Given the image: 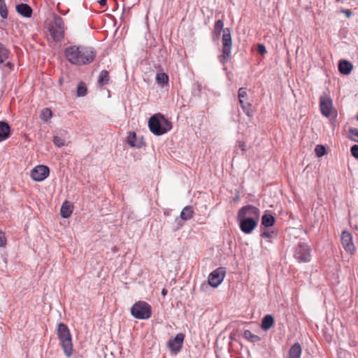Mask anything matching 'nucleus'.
Segmentation results:
<instances>
[{"label":"nucleus","instance_id":"nucleus-1","mask_svg":"<svg viewBox=\"0 0 358 358\" xmlns=\"http://www.w3.org/2000/svg\"><path fill=\"white\" fill-rule=\"evenodd\" d=\"M64 55L71 64L82 66L92 63L96 52L92 47L71 45L65 49Z\"/></svg>","mask_w":358,"mask_h":358},{"label":"nucleus","instance_id":"nucleus-2","mask_svg":"<svg viewBox=\"0 0 358 358\" xmlns=\"http://www.w3.org/2000/svg\"><path fill=\"white\" fill-rule=\"evenodd\" d=\"M222 31H223L222 54L218 57V59L220 63L224 64L230 59L231 56L232 40L230 29L228 28L224 29L223 21L218 20L215 23L214 32L220 35Z\"/></svg>","mask_w":358,"mask_h":358},{"label":"nucleus","instance_id":"nucleus-3","mask_svg":"<svg viewBox=\"0 0 358 358\" xmlns=\"http://www.w3.org/2000/svg\"><path fill=\"white\" fill-rule=\"evenodd\" d=\"M148 127L153 134L161 136L170 131L172 128V124L163 115L157 114L150 117Z\"/></svg>","mask_w":358,"mask_h":358},{"label":"nucleus","instance_id":"nucleus-4","mask_svg":"<svg viewBox=\"0 0 358 358\" xmlns=\"http://www.w3.org/2000/svg\"><path fill=\"white\" fill-rule=\"evenodd\" d=\"M57 335L64 355L69 358L73 352V343L68 327L63 323H59L57 327Z\"/></svg>","mask_w":358,"mask_h":358},{"label":"nucleus","instance_id":"nucleus-5","mask_svg":"<svg viewBox=\"0 0 358 358\" xmlns=\"http://www.w3.org/2000/svg\"><path fill=\"white\" fill-rule=\"evenodd\" d=\"M48 31L55 42H59L64 37V23L63 19L57 15H55L52 21L48 25Z\"/></svg>","mask_w":358,"mask_h":358},{"label":"nucleus","instance_id":"nucleus-6","mask_svg":"<svg viewBox=\"0 0 358 358\" xmlns=\"http://www.w3.org/2000/svg\"><path fill=\"white\" fill-rule=\"evenodd\" d=\"M151 306L145 301L135 303L131 308V315L138 320H148L151 317Z\"/></svg>","mask_w":358,"mask_h":358},{"label":"nucleus","instance_id":"nucleus-7","mask_svg":"<svg viewBox=\"0 0 358 358\" xmlns=\"http://www.w3.org/2000/svg\"><path fill=\"white\" fill-rule=\"evenodd\" d=\"M294 257L299 262H310L311 255L309 246L306 243H299L296 247Z\"/></svg>","mask_w":358,"mask_h":358},{"label":"nucleus","instance_id":"nucleus-8","mask_svg":"<svg viewBox=\"0 0 358 358\" xmlns=\"http://www.w3.org/2000/svg\"><path fill=\"white\" fill-rule=\"evenodd\" d=\"M226 274L225 268L220 267L214 270L208 276V283L213 287H217L223 281Z\"/></svg>","mask_w":358,"mask_h":358},{"label":"nucleus","instance_id":"nucleus-9","mask_svg":"<svg viewBox=\"0 0 358 358\" xmlns=\"http://www.w3.org/2000/svg\"><path fill=\"white\" fill-rule=\"evenodd\" d=\"M241 230L245 234H250L257 226L259 220L252 217H238Z\"/></svg>","mask_w":358,"mask_h":358},{"label":"nucleus","instance_id":"nucleus-10","mask_svg":"<svg viewBox=\"0 0 358 358\" xmlns=\"http://www.w3.org/2000/svg\"><path fill=\"white\" fill-rule=\"evenodd\" d=\"M252 217V219L259 220L260 210L257 207L248 205L242 207L238 213V217Z\"/></svg>","mask_w":358,"mask_h":358},{"label":"nucleus","instance_id":"nucleus-11","mask_svg":"<svg viewBox=\"0 0 358 358\" xmlns=\"http://www.w3.org/2000/svg\"><path fill=\"white\" fill-rule=\"evenodd\" d=\"M50 173V169L47 166L38 165L31 172V177L34 181L41 182L44 180Z\"/></svg>","mask_w":358,"mask_h":358},{"label":"nucleus","instance_id":"nucleus-12","mask_svg":"<svg viewBox=\"0 0 358 358\" xmlns=\"http://www.w3.org/2000/svg\"><path fill=\"white\" fill-rule=\"evenodd\" d=\"M341 244L345 250L353 255L355 252V247L352 241V236L348 231H343L341 236Z\"/></svg>","mask_w":358,"mask_h":358},{"label":"nucleus","instance_id":"nucleus-13","mask_svg":"<svg viewBox=\"0 0 358 358\" xmlns=\"http://www.w3.org/2000/svg\"><path fill=\"white\" fill-rule=\"evenodd\" d=\"M185 335L182 333L178 334L173 339H171L168 341L167 345L171 352L174 355L178 353L182 346Z\"/></svg>","mask_w":358,"mask_h":358},{"label":"nucleus","instance_id":"nucleus-14","mask_svg":"<svg viewBox=\"0 0 358 358\" xmlns=\"http://www.w3.org/2000/svg\"><path fill=\"white\" fill-rule=\"evenodd\" d=\"M320 105L322 114L325 117H329L333 108L331 99L327 96H322Z\"/></svg>","mask_w":358,"mask_h":358},{"label":"nucleus","instance_id":"nucleus-15","mask_svg":"<svg viewBox=\"0 0 358 358\" xmlns=\"http://www.w3.org/2000/svg\"><path fill=\"white\" fill-rule=\"evenodd\" d=\"M11 53L9 50H8L4 45L0 43V64L3 62H6L5 66L8 69L9 71L12 70L13 68V64L8 61Z\"/></svg>","mask_w":358,"mask_h":358},{"label":"nucleus","instance_id":"nucleus-16","mask_svg":"<svg viewBox=\"0 0 358 358\" xmlns=\"http://www.w3.org/2000/svg\"><path fill=\"white\" fill-rule=\"evenodd\" d=\"M10 134V128L7 122H0V142L6 140Z\"/></svg>","mask_w":358,"mask_h":358},{"label":"nucleus","instance_id":"nucleus-17","mask_svg":"<svg viewBox=\"0 0 358 358\" xmlns=\"http://www.w3.org/2000/svg\"><path fill=\"white\" fill-rule=\"evenodd\" d=\"M17 12L23 17H29L32 14L31 8L26 3H20L16 6Z\"/></svg>","mask_w":358,"mask_h":358},{"label":"nucleus","instance_id":"nucleus-18","mask_svg":"<svg viewBox=\"0 0 358 358\" xmlns=\"http://www.w3.org/2000/svg\"><path fill=\"white\" fill-rule=\"evenodd\" d=\"M353 68V65L351 62L346 61V60H342L339 62L338 64V69L339 71L344 75H348L350 73Z\"/></svg>","mask_w":358,"mask_h":358},{"label":"nucleus","instance_id":"nucleus-19","mask_svg":"<svg viewBox=\"0 0 358 358\" xmlns=\"http://www.w3.org/2000/svg\"><path fill=\"white\" fill-rule=\"evenodd\" d=\"M73 212V207L72 205L68 202L65 201L62 203L61 209H60V214L61 216L64 218H68L71 216Z\"/></svg>","mask_w":358,"mask_h":358},{"label":"nucleus","instance_id":"nucleus-20","mask_svg":"<svg viewBox=\"0 0 358 358\" xmlns=\"http://www.w3.org/2000/svg\"><path fill=\"white\" fill-rule=\"evenodd\" d=\"M274 324V319L271 315H265L262 320L261 327L264 331H268L270 329Z\"/></svg>","mask_w":358,"mask_h":358},{"label":"nucleus","instance_id":"nucleus-21","mask_svg":"<svg viewBox=\"0 0 358 358\" xmlns=\"http://www.w3.org/2000/svg\"><path fill=\"white\" fill-rule=\"evenodd\" d=\"M301 352V345L299 343H296L289 350V358H300Z\"/></svg>","mask_w":358,"mask_h":358},{"label":"nucleus","instance_id":"nucleus-22","mask_svg":"<svg viewBox=\"0 0 358 358\" xmlns=\"http://www.w3.org/2000/svg\"><path fill=\"white\" fill-rule=\"evenodd\" d=\"M194 213L192 206H187L182 210L180 217L182 220L186 221L192 218Z\"/></svg>","mask_w":358,"mask_h":358},{"label":"nucleus","instance_id":"nucleus-23","mask_svg":"<svg viewBox=\"0 0 358 358\" xmlns=\"http://www.w3.org/2000/svg\"><path fill=\"white\" fill-rule=\"evenodd\" d=\"M275 221V217L270 213H265L262 217V224L265 227H272Z\"/></svg>","mask_w":358,"mask_h":358},{"label":"nucleus","instance_id":"nucleus-24","mask_svg":"<svg viewBox=\"0 0 358 358\" xmlns=\"http://www.w3.org/2000/svg\"><path fill=\"white\" fill-rule=\"evenodd\" d=\"M243 337L250 342H257L260 341V338L253 334L250 330H245L243 334Z\"/></svg>","mask_w":358,"mask_h":358},{"label":"nucleus","instance_id":"nucleus-25","mask_svg":"<svg viewBox=\"0 0 358 358\" xmlns=\"http://www.w3.org/2000/svg\"><path fill=\"white\" fill-rule=\"evenodd\" d=\"M109 80L108 72L106 70L101 71L99 76V83L101 85H105Z\"/></svg>","mask_w":358,"mask_h":358},{"label":"nucleus","instance_id":"nucleus-26","mask_svg":"<svg viewBox=\"0 0 358 358\" xmlns=\"http://www.w3.org/2000/svg\"><path fill=\"white\" fill-rule=\"evenodd\" d=\"M276 233L274 231H271V230H268V229H264L262 234H261V236L264 238H266L267 239L268 242L271 243V240L276 236Z\"/></svg>","mask_w":358,"mask_h":358},{"label":"nucleus","instance_id":"nucleus-27","mask_svg":"<svg viewBox=\"0 0 358 358\" xmlns=\"http://www.w3.org/2000/svg\"><path fill=\"white\" fill-rule=\"evenodd\" d=\"M156 80L158 84L166 85L169 83V76L165 73H159L157 75Z\"/></svg>","mask_w":358,"mask_h":358},{"label":"nucleus","instance_id":"nucleus-28","mask_svg":"<svg viewBox=\"0 0 358 358\" xmlns=\"http://www.w3.org/2000/svg\"><path fill=\"white\" fill-rule=\"evenodd\" d=\"M52 113L50 108H45L43 109V110L41 112V115L42 120H43L45 122H47L48 120H50L52 117Z\"/></svg>","mask_w":358,"mask_h":358},{"label":"nucleus","instance_id":"nucleus-29","mask_svg":"<svg viewBox=\"0 0 358 358\" xmlns=\"http://www.w3.org/2000/svg\"><path fill=\"white\" fill-rule=\"evenodd\" d=\"M54 144L58 148L63 147L66 145V139L59 136H55L53 138Z\"/></svg>","mask_w":358,"mask_h":358},{"label":"nucleus","instance_id":"nucleus-30","mask_svg":"<svg viewBox=\"0 0 358 358\" xmlns=\"http://www.w3.org/2000/svg\"><path fill=\"white\" fill-rule=\"evenodd\" d=\"M0 15L3 19L8 17V9L4 0L0 2Z\"/></svg>","mask_w":358,"mask_h":358},{"label":"nucleus","instance_id":"nucleus-31","mask_svg":"<svg viewBox=\"0 0 358 358\" xmlns=\"http://www.w3.org/2000/svg\"><path fill=\"white\" fill-rule=\"evenodd\" d=\"M87 94V87L83 83H80L78 85L77 88V96H84Z\"/></svg>","mask_w":358,"mask_h":358},{"label":"nucleus","instance_id":"nucleus-32","mask_svg":"<svg viewBox=\"0 0 358 358\" xmlns=\"http://www.w3.org/2000/svg\"><path fill=\"white\" fill-rule=\"evenodd\" d=\"M315 152L317 157H321L326 154V149L324 145H317L315 148Z\"/></svg>","mask_w":358,"mask_h":358},{"label":"nucleus","instance_id":"nucleus-33","mask_svg":"<svg viewBox=\"0 0 358 358\" xmlns=\"http://www.w3.org/2000/svg\"><path fill=\"white\" fill-rule=\"evenodd\" d=\"M135 141H136V134L134 132L130 133L127 137L128 144L131 147H134L136 145Z\"/></svg>","mask_w":358,"mask_h":358},{"label":"nucleus","instance_id":"nucleus-34","mask_svg":"<svg viewBox=\"0 0 358 358\" xmlns=\"http://www.w3.org/2000/svg\"><path fill=\"white\" fill-rule=\"evenodd\" d=\"M349 134L350 135V138L353 141H358L355 137H358V129H350L349 130Z\"/></svg>","mask_w":358,"mask_h":358},{"label":"nucleus","instance_id":"nucleus-35","mask_svg":"<svg viewBox=\"0 0 358 358\" xmlns=\"http://www.w3.org/2000/svg\"><path fill=\"white\" fill-rule=\"evenodd\" d=\"M352 155L358 159V145H354L351 147L350 149Z\"/></svg>","mask_w":358,"mask_h":358},{"label":"nucleus","instance_id":"nucleus-36","mask_svg":"<svg viewBox=\"0 0 358 358\" xmlns=\"http://www.w3.org/2000/svg\"><path fill=\"white\" fill-rule=\"evenodd\" d=\"M6 244L5 234L0 231V247H4Z\"/></svg>","mask_w":358,"mask_h":358},{"label":"nucleus","instance_id":"nucleus-37","mask_svg":"<svg viewBox=\"0 0 358 358\" xmlns=\"http://www.w3.org/2000/svg\"><path fill=\"white\" fill-rule=\"evenodd\" d=\"M246 96H247L246 89L243 88V87L240 88L238 90V99H243V98H245Z\"/></svg>","mask_w":358,"mask_h":358},{"label":"nucleus","instance_id":"nucleus-38","mask_svg":"<svg viewBox=\"0 0 358 358\" xmlns=\"http://www.w3.org/2000/svg\"><path fill=\"white\" fill-rule=\"evenodd\" d=\"M257 52L259 55H263L266 53V48L263 44H258Z\"/></svg>","mask_w":358,"mask_h":358},{"label":"nucleus","instance_id":"nucleus-39","mask_svg":"<svg viewBox=\"0 0 358 358\" xmlns=\"http://www.w3.org/2000/svg\"><path fill=\"white\" fill-rule=\"evenodd\" d=\"M238 148L243 151L245 152L246 150V145L243 141H239L238 142Z\"/></svg>","mask_w":358,"mask_h":358},{"label":"nucleus","instance_id":"nucleus-40","mask_svg":"<svg viewBox=\"0 0 358 358\" xmlns=\"http://www.w3.org/2000/svg\"><path fill=\"white\" fill-rule=\"evenodd\" d=\"M243 110V111L248 115H250V104L248 105H244L243 107H241Z\"/></svg>","mask_w":358,"mask_h":358},{"label":"nucleus","instance_id":"nucleus-41","mask_svg":"<svg viewBox=\"0 0 358 358\" xmlns=\"http://www.w3.org/2000/svg\"><path fill=\"white\" fill-rule=\"evenodd\" d=\"M106 2H107V1H106V0H99V3L101 6H105V5H106Z\"/></svg>","mask_w":358,"mask_h":358},{"label":"nucleus","instance_id":"nucleus-42","mask_svg":"<svg viewBox=\"0 0 358 358\" xmlns=\"http://www.w3.org/2000/svg\"><path fill=\"white\" fill-rule=\"evenodd\" d=\"M239 103H240V104H241V107H243V106L245 105V104L244 103V102H243V99H239Z\"/></svg>","mask_w":358,"mask_h":358},{"label":"nucleus","instance_id":"nucleus-43","mask_svg":"<svg viewBox=\"0 0 358 358\" xmlns=\"http://www.w3.org/2000/svg\"><path fill=\"white\" fill-rule=\"evenodd\" d=\"M167 291L165 289H163L162 294L164 296L166 294Z\"/></svg>","mask_w":358,"mask_h":358},{"label":"nucleus","instance_id":"nucleus-44","mask_svg":"<svg viewBox=\"0 0 358 358\" xmlns=\"http://www.w3.org/2000/svg\"><path fill=\"white\" fill-rule=\"evenodd\" d=\"M345 13L347 14V15L349 17L350 15V12L349 10H346L345 11Z\"/></svg>","mask_w":358,"mask_h":358},{"label":"nucleus","instance_id":"nucleus-45","mask_svg":"<svg viewBox=\"0 0 358 358\" xmlns=\"http://www.w3.org/2000/svg\"><path fill=\"white\" fill-rule=\"evenodd\" d=\"M357 120H358V115H357Z\"/></svg>","mask_w":358,"mask_h":358}]
</instances>
